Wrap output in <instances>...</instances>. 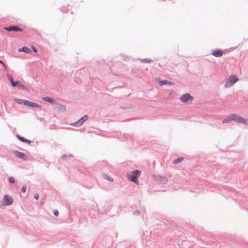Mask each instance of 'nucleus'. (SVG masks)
<instances>
[{"mask_svg": "<svg viewBox=\"0 0 248 248\" xmlns=\"http://www.w3.org/2000/svg\"><path fill=\"white\" fill-rule=\"evenodd\" d=\"M234 121L238 123L242 124L245 125H247V119L239 116L236 114H231L227 116L226 118L223 119L222 123L226 124L230 122L231 121Z\"/></svg>", "mask_w": 248, "mask_h": 248, "instance_id": "f257e3e1", "label": "nucleus"}, {"mask_svg": "<svg viewBox=\"0 0 248 248\" xmlns=\"http://www.w3.org/2000/svg\"><path fill=\"white\" fill-rule=\"evenodd\" d=\"M6 76L8 80L11 82V84L13 87H17L18 88L22 89L24 91L28 90L27 87L22 84L19 81L16 80V81H15L14 80L13 76L11 75L7 74Z\"/></svg>", "mask_w": 248, "mask_h": 248, "instance_id": "f03ea898", "label": "nucleus"}, {"mask_svg": "<svg viewBox=\"0 0 248 248\" xmlns=\"http://www.w3.org/2000/svg\"><path fill=\"white\" fill-rule=\"evenodd\" d=\"M239 78L236 75H231L227 79L224 86L226 88L231 87L237 82Z\"/></svg>", "mask_w": 248, "mask_h": 248, "instance_id": "7ed1b4c3", "label": "nucleus"}, {"mask_svg": "<svg viewBox=\"0 0 248 248\" xmlns=\"http://www.w3.org/2000/svg\"><path fill=\"white\" fill-rule=\"evenodd\" d=\"M141 171L138 170H133L131 174H127V177L130 181L134 183H138V178L140 176Z\"/></svg>", "mask_w": 248, "mask_h": 248, "instance_id": "20e7f679", "label": "nucleus"}, {"mask_svg": "<svg viewBox=\"0 0 248 248\" xmlns=\"http://www.w3.org/2000/svg\"><path fill=\"white\" fill-rule=\"evenodd\" d=\"M232 50H233V48H231L229 50L225 49L224 50H222L220 49H214L212 51V53L211 54L214 57H221L223 55L224 52V53L228 52L231 51Z\"/></svg>", "mask_w": 248, "mask_h": 248, "instance_id": "39448f33", "label": "nucleus"}, {"mask_svg": "<svg viewBox=\"0 0 248 248\" xmlns=\"http://www.w3.org/2000/svg\"><path fill=\"white\" fill-rule=\"evenodd\" d=\"M4 30L7 31H15V32H17V31H22L23 29L19 27L18 26L16 25H11L8 27H4Z\"/></svg>", "mask_w": 248, "mask_h": 248, "instance_id": "423d86ee", "label": "nucleus"}, {"mask_svg": "<svg viewBox=\"0 0 248 248\" xmlns=\"http://www.w3.org/2000/svg\"><path fill=\"white\" fill-rule=\"evenodd\" d=\"M13 202V199L12 197L5 195L2 199V204L4 206H9Z\"/></svg>", "mask_w": 248, "mask_h": 248, "instance_id": "0eeeda50", "label": "nucleus"}, {"mask_svg": "<svg viewBox=\"0 0 248 248\" xmlns=\"http://www.w3.org/2000/svg\"><path fill=\"white\" fill-rule=\"evenodd\" d=\"M192 100L193 96L189 93H185L180 97V100L183 103H187L189 101H192Z\"/></svg>", "mask_w": 248, "mask_h": 248, "instance_id": "6e6552de", "label": "nucleus"}, {"mask_svg": "<svg viewBox=\"0 0 248 248\" xmlns=\"http://www.w3.org/2000/svg\"><path fill=\"white\" fill-rule=\"evenodd\" d=\"M88 119V116L85 115L79 119L78 121L73 124V125L79 126L81 125Z\"/></svg>", "mask_w": 248, "mask_h": 248, "instance_id": "1a4fd4ad", "label": "nucleus"}, {"mask_svg": "<svg viewBox=\"0 0 248 248\" xmlns=\"http://www.w3.org/2000/svg\"><path fill=\"white\" fill-rule=\"evenodd\" d=\"M25 103V106L30 107L31 108H41V106L36 103H34L29 100L24 101Z\"/></svg>", "mask_w": 248, "mask_h": 248, "instance_id": "9d476101", "label": "nucleus"}, {"mask_svg": "<svg viewBox=\"0 0 248 248\" xmlns=\"http://www.w3.org/2000/svg\"><path fill=\"white\" fill-rule=\"evenodd\" d=\"M14 154L17 158L22 159L23 160L26 159V155L24 153L20 152L17 151H14Z\"/></svg>", "mask_w": 248, "mask_h": 248, "instance_id": "9b49d317", "label": "nucleus"}, {"mask_svg": "<svg viewBox=\"0 0 248 248\" xmlns=\"http://www.w3.org/2000/svg\"><path fill=\"white\" fill-rule=\"evenodd\" d=\"M16 137L18 140H19L20 141H21L22 142L26 143H27L29 144H31V141L30 140H29L25 138L24 137H22V136H20V135L17 134L16 135Z\"/></svg>", "mask_w": 248, "mask_h": 248, "instance_id": "f8f14e48", "label": "nucleus"}, {"mask_svg": "<svg viewBox=\"0 0 248 248\" xmlns=\"http://www.w3.org/2000/svg\"><path fill=\"white\" fill-rule=\"evenodd\" d=\"M18 52H23L26 54H30L31 52V50L29 47L27 46H23L21 48H18Z\"/></svg>", "mask_w": 248, "mask_h": 248, "instance_id": "ddd939ff", "label": "nucleus"}, {"mask_svg": "<svg viewBox=\"0 0 248 248\" xmlns=\"http://www.w3.org/2000/svg\"><path fill=\"white\" fill-rule=\"evenodd\" d=\"M42 99L44 101L48 102L50 104H56V101L55 100L48 96L43 97Z\"/></svg>", "mask_w": 248, "mask_h": 248, "instance_id": "4468645a", "label": "nucleus"}, {"mask_svg": "<svg viewBox=\"0 0 248 248\" xmlns=\"http://www.w3.org/2000/svg\"><path fill=\"white\" fill-rule=\"evenodd\" d=\"M158 181L161 184H165L167 183L168 179L165 176L159 175L158 176Z\"/></svg>", "mask_w": 248, "mask_h": 248, "instance_id": "2eb2a0df", "label": "nucleus"}, {"mask_svg": "<svg viewBox=\"0 0 248 248\" xmlns=\"http://www.w3.org/2000/svg\"><path fill=\"white\" fill-rule=\"evenodd\" d=\"M172 84V82L170 81H169L167 80V79H164L160 82V85H170Z\"/></svg>", "mask_w": 248, "mask_h": 248, "instance_id": "dca6fc26", "label": "nucleus"}, {"mask_svg": "<svg viewBox=\"0 0 248 248\" xmlns=\"http://www.w3.org/2000/svg\"><path fill=\"white\" fill-rule=\"evenodd\" d=\"M183 160V157H178V158H176L173 160V163L174 164H178L179 163L181 162Z\"/></svg>", "mask_w": 248, "mask_h": 248, "instance_id": "f3484780", "label": "nucleus"}, {"mask_svg": "<svg viewBox=\"0 0 248 248\" xmlns=\"http://www.w3.org/2000/svg\"><path fill=\"white\" fill-rule=\"evenodd\" d=\"M142 62L144 63H151L153 62V61L152 59H144L140 60Z\"/></svg>", "mask_w": 248, "mask_h": 248, "instance_id": "a211bd4d", "label": "nucleus"}, {"mask_svg": "<svg viewBox=\"0 0 248 248\" xmlns=\"http://www.w3.org/2000/svg\"><path fill=\"white\" fill-rule=\"evenodd\" d=\"M8 182L10 184H14L15 182V179L14 177L10 176L8 178Z\"/></svg>", "mask_w": 248, "mask_h": 248, "instance_id": "6ab92c4d", "label": "nucleus"}, {"mask_svg": "<svg viewBox=\"0 0 248 248\" xmlns=\"http://www.w3.org/2000/svg\"><path fill=\"white\" fill-rule=\"evenodd\" d=\"M17 102L19 104H23L25 105V103L24 102V101H26V100H23V99H17Z\"/></svg>", "mask_w": 248, "mask_h": 248, "instance_id": "aec40b11", "label": "nucleus"}, {"mask_svg": "<svg viewBox=\"0 0 248 248\" xmlns=\"http://www.w3.org/2000/svg\"><path fill=\"white\" fill-rule=\"evenodd\" d=\"M134 216H138L140 215V212L139 210H135L133 212Z\"/></svg>", "mask_w": 248, "mask_h": 248, "instance_id": "412c9836", "label": "nucleus"}, {"mask_svg": "<svg viewBox=\"0 0 248 248\" xmlns=\"http://www.w3.org/2000/svg\"><path fill=\"white\" fill-rule=\"evenodd\" d=\"M27 189V186L25 185H23L21 188V191L22 193H25Z\"/></svg>", "mask_w": 248, "mask_h": 248, "instance_id": "4be33fe9", "label": "nucleus"}, {"mask_svg": "<svg viewBox=\"0 0 248 248\" xmlns=\"http://www.w3.org/2000/svg\"><path fill=\"white\" fill-rule=\"evenodd\" d=\"M59 211L57 210H55L53 211V214L55 216L57 217L59 215Z\"/></svg>", "mask_w": 248, "mask_h": 248, "instance_id": "5701e85b", "label": "nucleus"}, {"mask_svg": "<svg viewBox=\"0 0 248 248\" xmlns=\"http://www.w3.org/2000/svg\"><path fill=\"white\" fill-rule=\"evenodd\" d=\"M105 178L107 179L109 182H112L113 181V179L110 176H106V177Z\"/></svg>", "mask_w": 248, "mask_h": 248, "instance_id": "b1692460", "label": "nucleus"}, {"mask_svg": "<svg viewBox=\"0 0 248 248\" xmlns=\"http://www.w3.org/2000/svg\"><path fill=\"white\" fill-rule=\"evenodd\" d=\"M34 198L35 200H38L39 199V195L38 194H35L34 195Z\"/></svg>", "mask_w": 248, "mask_h": 248, "instance_id": "393cba45", "label": "nucleus"}, {"mask_svg": "<svg viewBox=\"0 0 248 248\" xmlns=\"http://www.w3.org/2000/svg\"><path fill=\"white\" fill-rule=\"evenodd\" d=\"M0 63H2L3 66L4 67V68L6 69V65L5 64V63L1 60H0Z\"/></svg>", "mask_w": 248, "mask_h": 248, "instance_id": "a878e982", "label": "nucleus"}, {"mask_svg": "<svg viewBox=\"0 0 248 248\" xmlns=\"http://www.w3.org/2000/svg\"><path fill=\"white\" fill-rule=\"evenodd\" d=\"M67 155H62L61 156V158H62V159H64L67 157Z\"/></svg>", "mask_w": 248, "mask_h": 248, "instance_id": "bb28decb", "label": "nucleus"}, {"mask_svg": "<svg viewBox=\"0 0 248 248\" xmlns=\"http://www.w3.org/2000/svg\"><path fill=\"white\" fill-rule=\"evenodd\" d=\"M32 50H33V51L34 52H37V49L35 47H32Z\"/></svg>", "mask_w": 248, "mask_h": 248, "instance_id": "cd10ccee", "label": "nucleus"}, {"mask_svg": "<svg viewBox=\"0 0 248 248\" xmlns=\"http://www.w3.org/2000/svg\"><path fill=\"white\" fill-rule=\"evenodd\" d=\"M130 108V107H129V106H128L123 107V108L124 109H128V108Z\"/></svg>", "mask_w": 248, "mask_h": 248, "instance_id": "c85d7f7f", "label": "nucleus"}, {"mask_svg": "<svg viewBox=\"0 0 248 248\" xmlns=\"http://www.w3.org/2000/svg\"><path fill=\"white\" fill-rule=\"evenodd\" d=\"M69 156L70 157H72V156H73V155L71 154V155H69Z\"/></svg>", "mask_w": 248, "mask_h": 248, "instance_id": "c756f323", "label": "nucleus"}, {"mask_svg": "<svg viewBox=\"0 0 248 248\" xmlns=\"http://www.w3.org/2000/svg\"><path fill=\"white\" fill-rule=\"evenodd\" d=\"M125 61H126L127 59H124ZM129 60V59L128 58L127 60Z\"/></svg>", "mask_w": 248, "mask_h": 248, "instance_id": "7c9ffc66", "label": "nucleus"}]
</instances>
